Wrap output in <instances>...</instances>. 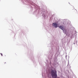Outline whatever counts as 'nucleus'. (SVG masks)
Returning <instances> with one entry per match:
<instances>
[{
    "instance_id": "7ed1b4c3",
    "label": "nucleus",
    "mask_w": 78,
    "mask_h": 78,
    "mask_svg": "<svg viewBox=\"0 0 78 78\" xmlns=\"http://www.w3.org/2000/svg\"><path fill=\"white\" fill-rule=\"evenodd\" d=\"M60 28V29H61V30H64V26H60L59 27Z\"/></svg>"
},
{
    "instance_id": "f257e3e1",
    "label": "nucleus",
    "mask_w": 78,
    "mask_h": 78,
    "mask_svg": "<svg viewBox=\"0 0 78 78\" xmlns=\"http://www.w3.org/2000/svg\"><path fill=\"white\" fill-rule=\"evenodd\" d=\"M51 73L52 78H57V72H56V71L55 70H52L51 71Z\"/></svg>"
},
{
    "instance_id": "f03ea898",
    "label": "nucleus",
    "mask_w": 78,
    "mask_h": 78,
    "mask_svg": "<svg viewBox=\"0 0 78 78\" xmlns=\"http://www.w3.org/2000/svg\"><path fill=\"white\" fill-rule=\"evenodd\" d=\"M52 26L53 27H54L55 28H58V25L56 23H52Z\"/></svg>"
},
{
    "instance_id": "423d86ee",
    "label": "nucleus",
    "mask_w": 78,
    "mask_h": 78,
    "mask_svg": "<svg viewBox=\"0 0 78 78\" xmlns=\"http://www.w3.org/2000/svg\"><path fill=\"white\" fill-rule=\"evenodd\" d=\"M1 56H3V54H2V53H1Z\"/></svg>"
},
{
    "instance_id": "20e7f679",
    "label": "nucleus",
    "mask_w": 78,
    "mask_h": 78,
    "mask_svg": "<svg viewBox=\"0 0 78 78\" xmlns=\"http://www.w3.org/2000/svg\"><path fill=\"white\" fill-rule=\"evenodd\" d=\"M63 31L64 33H66V30L64 29V30H63Z\"/></svg>"
},
{
    "instance_id": "0eeeda50",
    "label": "nucleus",
    "mask_w": 78,
    "mask_h": 78,
    "mask_svg": "<svg viewBox=\"0 0 78 78\" xmlns=\"http://www.w3.org/2000/svg\"><path fill=\"white\" fill-rule=\"evenodd\" d=\"M58 78H59V77H58Z\"/></svg>"
},
{
    "instance_id": "39448f33",
    "label": "nucleus",
    "mask_w": 78,
    "mask_h": 78,
    "mask_svg": "<svg viewBox=\"0 0 78 78\" xmlns=\"http://www.w3.org/2000/svg\"><path fill=\"white\" fill-rule=\"evenodd\" d=\"M71 9H74V8L73 6H72L71 7Z\"/></svg>"
}]
</instances>
